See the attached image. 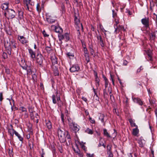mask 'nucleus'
I'll return each instance as SVG.
<instances>
[{
  "mask_svg": "<svg viewBox=\"0 0 157 157\" xmlns=\"http://www.w3.org/2000/svg\"><path fill=\"white\" fill-rule=\"evenodd\" d=\"M67 131H65L63 128H58V134L59 139L61 143L65 142V135Z\"/></svg>",
  "mask_w": 157,
  "mask_h": 157,
  "instance_id": "f257e3e1",
  "label": "nucleus"
},
{
  "mask_svg": "<svg viewBox=\"0 0 157 157\" xmlns=\"http://www.w3.org/2000/svg\"><path fill=\"white\" fill-rule=\"evenodd\" d=\"M16 13L15 11L12 9H8L5 11L4 16L8 19H12L14 17Z\"/></svg>",
  "mask_w": 157,
  "mask_h": 157,
  "instance_id": "f03ea898",
  "label": "nucleus"
},
{
  "mask_svg": "<svg viewBox=\"0 0 157 157\" xmlns=\"http://www.w3.org/2000/svg\"><path fill=\"white\" fill-rule=\"evenodd\" d=\"M58 37L60 44L62 43V40L64 39L65 40V41L66 42L67 41L70 39L69 34L67 33H65L64 34H58Z\"/></svg>",
  "mask_w": 157,
  "mask_h": 157,
  "instance_id": "7ed1b4c3",
  "label": "nucleus"
},
{
  "mask_svg": "<svg viewBox=\"0 0 157 157\" xmlns=\"http://www.w3.org/2000/svg\"><path fill=\"white\" fill-rule=\"evenodd\" d=\"M21 62L23 63L22 65H21V66L22 68L24 70H26L27 71V75H30L32 74V66L31 65L28 66L26 65H24V63H25V61L22 60Z\"/></svg>",
  "mask_w": 157,
  "mask_h": 157,
  "instance_id": "20e7f679",
  "label": "nucleus"
},
{
  "mask_svg": "<svg viewBox=\"0 0 157 157\" xmlns=\"http://www.w3.org/2000/svg\"><path fill=\"white\" fill-rule=\"evenodd\" d=\"M74 20L75 21V24L76 25V29L78 32L79 34H80L79 30L81 29L82 30L83 29V27L82 23H80L79 20L78 19L77 17L75 16Z\"/></svg>",
  "mask_w": 157,
  "mask_h": 157,
  "instance_id": "39448f33",
  "label": "nucleus"
},
{
  "mask_svg": "<svg viewBox=\"0 0 157 157\" xmlns=\"http://www.w3.org/2000/svg\"><path fill=\"white\" fill-rule=\"evenodd\" d=\"M71 130L75 132H76L79 130V126L74 122L69 125Z\"/></svg>",
  "mask_w": 157,
  "mask_h": 157,
  "instance_id": "423d86ee",
  "label": "nucleus"
},
{
  "mask_svg": "<svg viewBox=\"0 0 157 157\" xmlns=\"http://www.w3.org/2000/svg\"><path fill=\"white\" fill-rule=\"evenodd\" d=\"M44 59L43 56L41 54H38L36 57V60L40 66H42L43 61Z\"/></svg>",
  "mask_w": 157,
  "mask_h": 157,
  "instance_id": "0eeeda50",
  "label": "nucleus"
},
{
  "mask_svg": "<svg viewBox=\"0 0 157 157\" xmlns=\"http://www.w3.org/2000/svg\"><path fill=\"white\" fill-rule=\"evenodd\" d=\"M114 27L115 29L114 33L116 34L118 33L119 32H121V31H123L124 32L125 30L124 27L122 25H119L118 26L115 27V25Z\"/></svg>",
  "mask_w": 157,
  "mask_h": 157,
  "instance_id": "6e6552de",
  "label": "nucleus"
},
{
  "mask_svg": "<svg viewBox=\"0 0 157 157\" xmlns=\"http://www.w3.org/2000/svg\"><path fill=\"white\" fill-rule=\"evenodd\" d=\"M141 22L146 29L149 28V19L148 18L145 17L142 19Z\"/></svg>",
  "mask_w": 157,
  "mask_h": 157,
  "instance_id": "1a4fd4ad",
  "label": "nucleus"
},
{
  "mask_svg": "<svg viewBox=\"0 0 157 157\" xmlns=\"http://www.w3.org/2000/svg\"><path fill=\"white\" fill-rule=\"evenodd\" d=\"M56 17L52 16L47 15L46 18V21L49 24L54 23L56 21Z\"/></svg>",
  "mask_w": 157,
  "mask_h": 157,
  "instance_id": "9d476101",
  "label": "nucleus"
},
{
  "mask_svg": "<svg viewBox=\"0 0 157 157\" xmlns=\"http://www.w3.org/2000/svg\"><path fill=\"white\" fill-rule=\"evenodd\" d=\"M18 39L23 44L27 43L29 41L28 39L23 36H18Z\"/></svg>",
  "mask_w": 157,
  "mask_h": 157,
  "instance_id": "9b49d317",
  "label": "nucleus"
},
{
  "mask_svg": "<svg viewBox=\"0 0 157 157\" xmlns=\"http://www.w3.org/2000/svg\"><path fill=\"white\" fill-rule=\"evenodd\" d=\"M80 70V67L78 64L73 65L70 69L71 72L78 71Z\"/></svg>",
  "mask_w": 157,
  "mask_h": 157,
  "instance_id": "f8f14e48",
  "label": "nucleus"
},
{
  "mask_svg": "<svg viewBox=\"0 0 157 157\" xmlns=\"http://www.w3.org/2000/svg\"><path fill=\"white\" fill-rule=\"evenodd\" d=\"M76 143L78 144L81 147V148L85 151H87L86 147L84 145L86 144L85 142L84 143L82 141L80 142L79 140H76Z\"/></svg>",
  "mask_w": 157,
  "mask_h": 157,
  "instance_id": "ddd939ff",
  "label": "nucleus"
},
{
  "mask_svg": "<svg viewBox=\"0 0 157 157\" xmlns=\"http://www.w3.org/2000/svg\"><path fill=\"white\" fill-rule=\"evenodd\" d=\"M132 98L134 102L137 103L140 105H142L143 104V101L140 98L132 97Z\"/></svg>",
  "mask_w": 157,
  "mask_h": 157,
  "instance_id": "4468645a",
  "label": "nucleus"
},
{
  "mask_svg": "<svg viewBox=\"0 0 157 157\" xmlns=\"http://www.w3.org/2000/svg\"><path fill=\"white\" fill-rule=\"evenodd\" d=\"M20 110L22 112H25L24 117L27 118L28 117V113H27L26 109L23 106H21L19 108Z\"/></svg>",
  "mask_w": 157,
  "mask_h": 157,
  "instance_id": "2eb2a0df",
  "label": "nucleus"
},
{
  "mask_svg": "<svg viewBox=\"0 0 157 157\" xmlns=\"http://www.w3.org/2000/svg\"><path fill=\"white\" fill-rule=\"evenodd\" d=\"M138 143L140 147H143L145 144V141L142 137H141L138 140Z\"/></svg>",
  "mask_w": 157,
  "mask_h": 157,
  "instance_id": "dca6fc26",
  "label": "nucleus"
},
{
  "mask_svg": "<svg viewBox=\"0 0 157 157\" xmlns=\"http://www.w3.org/2000/svg\"><path fill=\"white\" fill-rule=\"evenodd\" d=\"M146 53L148 56V60L150 61H152L153 59L152 58V52L151 51L149 50H147L146 51Z\"/></svg>",
  "mask_w": 157,
  "mask_h": 157,
  "instance_id": "f3484780",
  "label": "nucleus"
},
{
  "mask_svg": "<svg viewBox=\"0 0 157 157\" xmlns=\"http://www.w3.org/2000/svg\"><path fill=\"white\" fill-rule=\"evenodd\" d=\"M0 8L3 10L6 11L8 9V3H6L2 4L0 6Z\"/></svg>",
  "mask_w": 157,
  "mask_h": 157,
  "instance_id": "a211bd4d",
  "label": "nucleus"
},
{
  "mask_svg": "<svg viewBox=\"0 0 157 157\" xmlns=\"http://www.w3.org/2000/svg\"><path fill=\"white\" fill-rule=\"evenodd\" d=\"M29 53L30 54V57L33 60H34L36 57L35 53L32 49H29Z\"/></svg>",
  "mask_w": 157,
  "mask_h": 157,
  "instance_id": "6ab92c4d",
  "label": "nucleus"
},
{
  "mask_svg": "<svg viewBox=\"0 0 157 157\" xmlns=\"http://www.w3.org/2000/svg\"><path fill=\"white\" fill-rule=\"evenodd\" d=\"M55 32L58 33V34H62L63 32L62 29L59 26H55Z\"/></svg>",
  "mask_w": 157,
  "mask_h": 157,
  "instance_id": "aec40b11",
  "label": "nucleus"
},
{
  "mask_svg": "<svg viewBox=\"0 0 157 157\" xmlns=\"http://www.w3.org/2000/svg\"><path fill=\"white\" fill-rule=\"evenodd\" d=\"M97 38L98 40H99V42L100 43V45L102 47H103L104 46V42L102 39V37L101 35L99 36H98Z\"/></svg>",
  "mask_w": 157,
  "mask_h": 157,
  "instance_id": "412c9836",
  "label": "nucleus"
},
{
  "mask_svg": "<svg viewBox=\"0 0 157 157\" xmlns=\"http://www.w3.org/2000/svg\"><path fill=\"white\" fill-rule=\"evenodd\" d=\"M139 132V130L138 128L136 127L132 130V134L135 136H137Z\"/></svg>",
  "mask_w": 157,
  "mask_h": 157,
  "instance_id": "4be33fe9",
  "label": "nucleus"
},
{
  "mask_svg": "<svg viewBox=\"0 0 157 157\" xmlns=\"http://www.w3.org/2000/svg\"><path fill=\"white\" fill-rule=\"evenodd\" d=\"M46 125L48 129H50L52 128V124L50 120L46 121Z\"/></svg>",
  "mask_w": 157,
  "mask_h": 157,
  "instance_id": "5701e85b",
  "label": "nucleus"
},
{
  "mask_svg": "<svg viewBox=\"0 0 157 157\" xmlns=\"http://www.w3.org/2000/svg\"><path fill=\"white\" fill-rule=\"evenodd\" d=\"M8 131V132L10 134V136L13 137L14 134H15L16 131H15L12 128H9Z\"/></svg>",
  "mask_w": 157,
  "mask_h": 157,
  "instance_id": "b1692460",
  "label": "nucleus"
},
{
  "mask_svg": "<svg viewBox=\"0 0 157 157\" xmlns=\"http://www.w3.org/2000/svg\"><path fill=\"white\" fill-rule=\"evenodd\" d=\"M128 121L129 123H130L131 127H135L136 128H138V126L136 124L134 123V121L132 120V119H129Z\"/></svg>",
  "mask_w": 157,
  "mask_h": 157,
  "instance_id": "393cba45",
  "label": "nucleus"
},
{
  "mask_svg": "<svg viewBox=\"0 0 157 157\" xmlns=\"http://www.w3.org/2000/svg\"><path fill=\"white\" fill-rule=\"evenodd\" d=\"M103 134L105 136H106L108 138L111 137L109 134L107 130L105 129H104L103 130Z\"/></svg>",
  "mask_w": 157,
  "mask_h": 157,
  "instance_id": "a878e982",
  "label": "nucleus"
},
{
  "mask_svg": "<svg viewBox=\"0 0 157 157\" xmlns=\"http://www.w3.org/2000/svg\"><path fill=\"white\" fill-rule=\"evenodd\" d=\"M18 14L19 18H21L23 17V12L21 9L18 10Z\"/></svg>",
  "mask_w": 157,
  "mask_h": 157,
  "instance_id": "bb28decb",
  "label": "nucleus"
},
{
  "mask_svg": "<svg viewBox=\"0 0 157 157\" xmlns=\"http://www.w3.org/2000/svg\"><path fill=\"white\" fill-rule=\"evenodd\" d=\"M51 60L53 64H55L57 63V58L55 56H53L51 57Z\"/></svg>",
  "mask_w": 157,
  "mask_h": 157,
  "instance_id": "cd10ccee",
  "label": "nucleus"
},
{
  "mask_svg": "<svg viewBox=\"0 0 157 157\" xmlns=\"http://www.w3.org/2000/svg\"><path fill=\"white\" fill-rule=\"evenodd\" d=\"M56 94V97L57 100L58 101V104H59V102H61V100L60 97L59 95H58V91H56V92L55 93Z\"/></svg>",
  "mask_w": 157,
  "mask_h": 157,
  "instance_id": "c85d7f7f",
  "label": "nucleus"
},
{
  "mask_svg": "<svg viewBox=\"0 0 157 157\" xmlns=\"http://www.w3.org/2000/svg\"><path fill=\"white\" fill-rule=\"evenodd\" d=\"M72 148H73V150L74 151V152L75 153H76L78 155H80V154H81L82 153V152H81V151L79 149H75L73 147H72Z\"/></svg>",
  "mask_w": 157,
  "mask_h": 157,
  "instance_id": "c756f323",
  "label": "nucleus"
},
{
  "mask_svg": "<svg viewBox=\"0 0 157 157\" xmlns=\"http://www.w3.org/2000/svg\"><path fill=\"white\" fill-rule=\"evenodd\" d=\"M72 148H73V150L74 151V152L75 153H76L78 155H80V154H81L82 153V152H81V151L79 149H75L73 147H72Z\"/></svg>",
  "mask_w": 157,
  "mask_h": 157,
  "instance_id": "7c9ffc66",
  "label": "nucleus"
},
{
  "mask_svg": "<svg viewBox=\"0 0 157 157\" xmlns=\"http://www.w3.org/2000/svg\"><path fill=\"white\" fill-rule=\"evenodd\" d=\"M107 153L108 156V157H113V155L112 152L111 151V147L109 149L108 148Z\"/></svg>",
  "mask_w": 157,
  "mask_h": 157,
  "instance_id": "2f4dec72",
  "label": "nucleus"
},
{
  "mask_svg": "<svg viewBox=\"0 0 157 157\" xmlns=\"http://www.w3.org/2000/svg\"><path fill=\"white\" fill-rule=\"evenodd\" d=\"M65 142L68 139L71 138L70 135L68 131H66V134L65 135Z\"/></svg>",
  "mask_w": 157,
  "mask_h": 157,
  "instance_id": "473e14b6",
  "label": "nucleus"
},
{
  "mask_svg": "<svg viewBox=\"0 0 157 157\" xmlns=\"http://www.w3.org/2000/svg\"><path fill=\"white\" fill-rule=\"evenodd\" d=\"M150 39L152 40H154L155 39L156 36L154 33H152L150 34Z\"/></svg>",
  "mask_w": 157,
  "mask_h": 157,
  "instance_id": "72a5a7b5",
  "label": "nucleus"
},
{
  "mask_svg": "<svg viewBox=\"0 0 157 157\" xmlns=\"http://www.w3.org/2000/svg\"><path fill=\"white\" fill-rule=\"evenodd\" d=\"M15 134L18 137V138L19 139L20 141L22 142L23 140V137H22L16 131L15 133Z\"/></svg>",
  "mask_w": 157,
  "mask_h": 157,
  "instance_id": "f704fd0d",
  "label": "nucleus"
},
{
  "mask_svg": "<svg viewBox=\"0 0 157 157\" xmlns=\"http://www.w3.org/2000/svg\"><path fill=\"white\" fill-rule=\"evenodd\" d=\"M53 103L54 104H56L57 103V100L56 97L55 95H53L52 96Z\"/></svg>",
  "mask_w": 157,
  "mask_h": 157,
  "instance_id": "c9c22d12",
  "label": "nucleus"
},
{
  "mask_svg": "<svg viewBox=\"0 0 157 157\" xmlns=\"http://www.w3.org/2000/svg\"><path fill=\"white\" fill-rule=\"evenodd\" d=\"M105 116L103 114H100V116L99 117V120H100L102 123H103L104 124H105L104 121V118Z\"/></svg>",
  "mask_w": 157,
  "mask_h": 157,
  "instance_id": "e433bc0d",
  "label": "nucleus"
},
{
  "mask_svg": "<svg viewBox=\"0 0 157 157\" xmlns=\"http://www.w3.org/2000/svg\"><path fill=\"white\" fill-rule=\"evenodd\" d=\"M30 3V0H24L23 3L24 5L27 6Z\"/></svg>",
  "mask_w": 157,
  "mask_h": 157,
  "instance_id": "4c0bfd02",
  "label": "nucleus"
},
{
  "mask_svg": "<svg viewBox=\"0 0 157 157\" xmlns=\"http://www.w3.org/2000/svg\"><path fill=\"white\" fill-rule=\"evenodd\" d=\"M86 132L90 134H92L93 133L92 130L89 128H87L85 130Z\"/></svg>",
  "mask_w": 157,
  "mask_h": 157,
  "instance_id": "58836bf2",
  "label": "nucleus"
},
{
  "mask_svg": "<svg viewBox=\"0 0 157 157\" xmlns=\"http://www.w3.org/2000/svg\"><path fill=\"white\" fill-rule=\"evenodd\" d=\"M99 79L98 77L95 78L96 85L97 87H98L99 86Z\"/></svg>",
  "mask_w": 157,
  "mask_h": 157,
  "instance_id": "ea45409f",
  "label": "nucleus"
},
{
  "mask_svg": "<svg viewBox=\"0 0 157 157\" xmlns=\"http://www.w3.org/2000/svg\"><path fill=\"white\" fill-rule=\"evenodd\" d=\"M114 22H115V24H114V26L115 25V27H117V25L119 23V18L118 17H117V18H114Z\"/></svg>",
  "mask_w": 157,
  "mask_h": 157,
  "instance_id": "a19ab883",
  "label": "nucleus"
},
{
  "mask_svg": "<svg viewBox=\"0 0 157 157\" xmlns=\"http://www.w3.org/2000/svg\"><path fill=\"white\" fill-rule=\"evenodd\" d=\"M61 119L62 123H63V125H64L65 124V123H64L65 119L64 118V115L62 113H61Z\"/></svg>",
  "mask_w": 157,
  "mask_h": 157,
  "instance_id": "79ce46f5",
  "label": "nucleus"
},
{
  "mask_svg": "<svg viewBox=\"0 0 157 157\" xmlns=\"http://www.w3.org/2000/svg\"><path fill=\"white\" fill-rule=\"evenodd\" d=\"M112 12H113V18H117V13L116 12H115L114 10H113Z\"/></svg>",
  "mask_w": 157,
  "mask_h": 157,
  "instance_id": "37998d69",
  "label": "nucleus"
},
{
  "mask_svg": "<svg viewBox=\"0 0 157 157\" xmlns=\"http://www.w3.org/2000/svg\"><path fill=\"white\" fill-rule=\"evenodd\" d=\"M84 53L85 54V56H87V55H88V51L87 49L85 47H84Z\"/></svg>",
  "mask_w": 157,
  "mask_h": 157,
  "instance_id": "c03bdc74",
  "label": "nucleus"
},
{
  "mask_svg": "<svg viewBox=\"0 0 157 157\" xmlns=\"http://www.w3.org/2000/svg\"><path fill=\"white\" fill-rule=\"evenodd\" d=\"M67 121L68 122L69 125H70L72 123H73L74 122L73 121V120L70 117H68L67 118Z\"/></svg>",
  "mask_w": 157,
  "mask_h": 157,
  "instance_id": "a18cd8bd",
  "label": "nucleus"
},
{
  "mask_svg": "<svg viewBox=\"0 0 157 157\" xmlns=\"http://www.w3.org/2000/svg\"><path fill=\"white\" fill-rule=\"evenodd\" d=\"M113 113L116 114L117 115H119V113L118 112V110L117 109H113Z\"/></svg>",
  "mask_w": 157,
  "mask_h": 157,
  "instance_id": "49530a36",
  "label": "nucleus"
},
{
  "mask_svg": "<svg viewBox=\"0 0 157 157\" xmlns=\"http://www.w3.org/2000/svg\"><path fill=\"white\" fill-rule=\"evenodd\" d=\"M40 7V4L37 3L36 5V9L37 11L39 12H40L41 11L40 9H39V7Z\"/></svg>",
  "mask_w": 157,
  "mask_h": 157,
  "instance_id": "de8ad7c7",
  "label": "nucleus"
},
{
  "mask_svg": "<svg viewBox=\"0 0 157 157\" xmlns=\"http://www.w3.org/2000/svg\"><path fill=\"white\" fill-rule=\"evenodd\" d=\"M119 37H120V39L121 40L123 41V42L121 43V44L122 45L123 44H124L125 43V38H124V37H123L122 38V37L121 36V35H119Z\"/></svg>",
  "mask_w": 157,
  "mask_h": 157,
  "instance_id": "09e8293b",
  "label": "nucleus"
},
{
  "mask_svg": "<svg viewBox=\"0 0 157 157\" xmlns=\"http://www.w3.org/2000/svg\"><path fill=\"white\" fill-rule=\"evenodd\" d=\"M2 56L4 59H6L8 58V56L6 53L4 52L2 54Z\"/></svg>",
  "mask_w": 157,
  "mask_h": 157,
  "instance_id": "8fccbe9b",
  "label": "nucleus"
},
{
  "mask_svg": "<svg viewBox=\"0 0 157 157\" xmlns=\"http://www.w3.org/2000/svg\"><path fill=\"white\" fill-rule=\"evenodd\" d=\"M45 49L48 53H50V51L51 50V48L48 47H46L45 48Z\"/></svg>",
  "mask_w": 157,
  "mask_h": 157,
  "instance_id": "3c124183",
  "label": "nucleus"
},
{
  "mask_svg": "<svg viewBox=\"0 0 157 157\" xmlns=\"http://www.w3.org/2000/svg\"><path fill=\"white\" fill-rule=\"evenodd\" d=\"M85 57H86V62H87V63H88V62H90V58H89V57L88 56V55H87V56H85Z\"/></svg>",
  "mask_w": 157,
  "mask_h": 157,
  "instance_id": "603ef678",
  "label": "nucleus"
},
{
  "mask_svg": "<svg viewBox=\"0 0 157 157\" xmlns=\"http://www.w3.org/2000/svg\"><path fill=\"white\" fill-rule=\"evenodd\" d=\"M89 120L90 122L92 124H94L95 121L94 119H92L91 117L89 118Z\"/></svg>",
  "mask_w": 157,
  "mask_h": 157,
  "instance_id": "864d4df0",
  "label": "nucleus"
},
{
  "mask_svg": "<svg viewBox=\"0 0 157 157\" xmlns=\"http://www.w3.org/2000/svg\"><path fill=\"white\" fill-rule=\"evenodd\" d=\"M28 109L29 113L35 112L34 111H33V109L32 107H29Z\"/></svg>",
  "mask_w": 157,
  "mask_h": 157,
  "instance_id": "5fc2aeb1",
  "label": "nucleus"
},
{
  "mask_svg": "<svg viewBox=\"0 0 157 157\" xmlns=\"http://www.w3.org/2000/svg\"><path fill=\"white\" fill-rule=\"evenodd\" d=\"M34 112L32 113H30V117L33 120L34 119V117L33 114V113Z\"/></svg>",
  "mask_w": 157,
  "mask_h": 157,
  "instance_id": "6e6d98bb",
  "label": "nucleus"
},
{
  "mask_svg": "<svg viewBox=\"0 0 157 157\" xmlns=\"http://www.w3.org/2000/svg\"><path fill=\"white\" fill-rule=\"evenodd\" d=\"M26 6V8L25 9L26 10H28L30 12H31L32 11V8H29V5H27V6Z\"/></svg>",
  "mask_w": 157,
  "mask_h": 157,
  "instance_id": "4d7b16f0",
  "label": "nucleus"
},
{
  "mask_svg": "<svg viewBox=\"0 0 157 157\" xmlns=\"http://www.w3.org/2000/svg\"><path fill=\"white\" fill-rule=\"evenodd\" d=\"M110 77L111 78L112 80L113 84V85H114V80L113 78V76L111 74H110Z\"/></svg>",
  "mask_w": 157,
  "mask_h": 157,
  "instance_id": "13d9d810",
  "label": "nucleus"
},
{
  "mask_svg": "<svg viewBox=\"0 0 157 157\" xmlns=\"http://www.w3.org/2000/svg\"><path fill=\"white\" fill-rule=\"evenodd\" d=\"M42 33L45 37H48L49 36V35L46 34V33L45 30H44L43 31Z\"/></svg>",
  "mask_w": 157,
  "mask_h": 157,
  "instance_id": "bf43d9fd",
  "label": "nucleus"
},
{
  "mask_svg": "<svg viewBox=\"0 0 157 157\" xmlns=\"http://www.w3.org/2000/svg\"><path fill=\"white\" fill-rule=\"evenodd\" d=\"M3 99V94L2 93H0V101H2Z\"/></svg>",
  "mask_w": 157,
  "mask_h": 157,
  "instance_id": "052dcab7",
  "label": "nucleus"
},
{
  "mask_svg": "<svg viewBox=\"0 0 157 157\" xmlns=\"http://www.w3.org/2000/svg\"><path fill=\"white\" fill-rule=\"evenodd\" d=\"M54 74L55 75H59L58 71L57 70H56L54 71Z\"/></svg>",
  "mask_w": 157,
  "mask_h": 157,
  "instance_id": "680f3d73",
  "label": "nucleus"
},
{
  "mask_svg": "<svg viewBox=\"0 0 157 157\" xmlns=\"http://www.w3.org/2000/svg\"><path fill=\"white\" fill-rule=\"evenodd\" d=\"M101 138H100V140H99V144L98 145V147H101L102 146V142H101Z\"/></svg>",
  "mask_w": 157,
  "mask_h": 157,
  "instance_id": "e2e57ef3",
  "label": "nucleus"
},
{
  "mask_svg": "<svg viewBox=\"0 0 157 157\" xmlns=\"http://www.w3.org/2000/svg\"><path fill=\"white\" fill-rule=\"evenodd\" d=\"M128 63V62L126 60H124V61L123 65H127Z\"/></svg>",
  "mask_w": 157,
  "mask_h": 157,
  "instance_id": "0e129e2a",
  "label": "nucleus"
},
{
  "mask_svg": "<svg viewBox=\"0 0 157 157\" xmlns=\"http://www.w3.org/2000/svg\"><path fill=\"white\" fill-rule=\"evenodd\" d=\"M67 55L68 56L70 57V56H74V55L73 54H72L70 52H68L67 53Z\"/></svg>",
  "mask_w": 157,
  "mask_h": 157,
  "instance_id": "69168bd1",
  "label": "nucleus"
},
{
  "mask_svg": "<svg viewBox=\"0 0 157 157\" xmlns=\"http://www.w3.org/2000/svg\"><path fill=\"white\" fill-rule=\"evenodd\" d=\"M82 99L83 101H84L85 102H87V99H86V98H85L84 97H82Z\"/></svg>",
  "mask_w": 157,
  "mask_h": 157,
  "instance_id": "338daca9",
  "label": "nucleus"
},
{
  "mask_svg": "<svg viewBox=\"0 0 157 157\" xmlns=\"http://www.w3.org/2000/svg\"><path fill=\"white\" fill-rule=\"evenodd\" d=\"M100 28L103 32H105L106 31L105 30L102 26H100Z\"/></svg>",
  "mask_w": 157,
  "mask_h": 157,
  "instance_id": "774afa93",
  "label": "nucleus"
}]
</instances>
